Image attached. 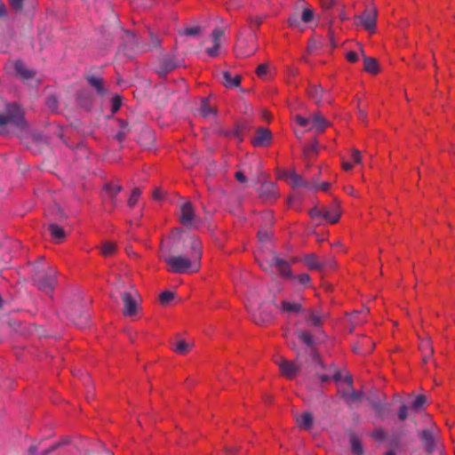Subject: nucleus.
I'll return each instance as SVG.
<instances>
[{
	"label": "nucleus",
	"mask_w": 455,
	"mask_h": 455,
	"mask_svg": "<svg viewBox=\"0 0 455 455\" xmlns=\"http://www.w3.org/2000/svg\"><path fill=\"white\" fill-rule=\"evenodd\" d=\"M360 23L370 32L376 28L377 11L374 8H366L364 12L358 17Z\"/></svg>",
	"instance_id": "obj_11"
},
{
	"label": "nucleus",
	"mask_w": 455,
	"mask_h": 455,
	"mask_svg": "<svg viewBox=\"0 0 455 455\" xmlns=\"http://www.w3.org/2000/svg\"><path fill=\"white\" fill-rule=\"evenodd\" d=\"M10 4L12 8H14L17 11H21L23 7V2L24 0H9Z\"/></svg>",
	"instance_id": "obj_52"
},
{
	"label": "nucleus",
	"mask_w": 455,
	"mask_h": 455,
	"mask_svg": "<svg viewBox=\"0 0 455 455\" xmlns=\"http://www.w3.org/2000/svg\"><path fill=\"white\" fill-rule=\"evenodd\" d=\"M272 265L275 266L278 268L281 275L284 277L291 276L290 265L284 259L278 258L276 255H274L270 263V266Z\"/></svg>",
	"instance_id": "obj_23"
},
{
	"label": "nucleus",
	"mask_w": 455,
	"mask_h": 455,
	"mask_svg": "<svg viewBox=\"0 0 455 455\" xmlns=\"http://www.w3.org/2000/svg\"><path fill=\"white\" fill-rule=\"evenodd\" d=\"M180 220L183 226L188 228H195L199 221V218L195 214L190 202H186L180 205Z\"/></svg>",
	"instance_id": "obj_8"
},
{
	"label": "nucleus",
	"mask_w": 455,
	"mask_h": 455,
	"mask_svg": "<svg viewBox=\"0 0 455 455\" xmlns=\"http://www.w3.org/2000/svg\"><path fill=\"white\" fill-rule=\"evenodd\" d=\"M86 80L91 86L95 88L99 94L105 95L107 93L102 78L94 76H87Z\"/></svg>",
	"instance_id": "obj_28"
},
{
	"label": "nucleus",
	"mask_w": 455,
	"mask_h": 455,
	"mask_svg": "<svg viewBox=\"0 0 455 455\" xmlns=\"http://www.w3.org/2000/svg\"><path fill=\"white\" fill-rule=\"evenodd\" d=\"M13 68L16 74L24 81L29 80L36 76V71L28 68L21 60L14 61Z\"/></svg>",
	"instance_id": "obj_17"
},
{
	"label": "nucleus",
	"mask_w": 455,
	"mask_h": 455,
	"mask_svg": "<svg viewBox=\"0 0 455 455\" xmlns=\"http://www.w3.org/2000/svg\"><path fill=\"white\" fill-rule=\"evenodd\" d=\"M170 250L172 252L184 251L185 254L169 256L164 243L161 244L159 258L169 266V271L176 274L195 273L200 268L202 243L195 235L175 228L171 235Z\"/></svg>",
	"instance_id": "obj_1"
},
{
	"label": "nucleus",
	"mask_w": 455,
	"mask_h": 455,
	"mask_svg": "<svg viewBox=\"0 0 455 455\" xmlns=\"http://www.w3.org/2000/svg\"><path fill=\"white\" fill-rule=\"evenodd\" d=\"M321 263L323 264V268L324 267H334L335 265H336V262L333 259H324L323 260L321 261Z\"/></svg>",
	"instance_id": "obj_55"
},
{
	"label": "nucleus",
	"mask_w": 455,
	"mask_h": 455,
	"mask_svg": "<svg viewBox=\"0 0 455 455\" xmlns=\"http://www.w3.org/2000/svg\"><path fill=\"white\" fill-rule=\"evenodd\" d=\"M272 141V132L265 127L256 129L255 136L251 139L254 147H267Z\"/></svg>",
	"instance_id": "obj_10"
},
{
	"label": "nucleus",
	"mask_w": 455,
	"mask_h": 455,
	"mask_svg": "<svg viewBox=\"0 0 455 455\" xmlns=\"http://www.w3.org/2000/svg\"><path fill=\"white\" fill-rule=\"evenodd\" d=\"M299 339L304 342L308 347H314V338L313 336L307 331H298Z\"/></svg>",
	"instance_id": "obj_37"
},
{
	"label": "nucleus",
	"mask_w": 455,
	"mask_h": 455,
	"mask_svg": "<svg viewBox=\"0 0 455 455\" xmlns=\"http://www.w3.org/2000/svg\"><path fill=\"white\" fill-rule=\"evenodd\" d=\"M141 191L139 188H134L132 191V194L128 199V205L130 207H133L138 202L139 197L140 196Z\"/></svg>",
	"instance_id": "obj_40"
},
{
	"label": "nucleus",
	"mask_w": 455,
	"mask_h": 455,
	"mask_svg": "<svg viewBox=\"0 0 455 455\" xmlns=\"http://www.w3.org/2000/svg\"><path fill=\"white\" fill-rule=\"evenodd\" d=\"M71 320L79 329H84L89 325V315L84 311L75 310L70 314Z\"/></svg>",
	"instance_id": "obj_21"
},
{
	"label": "nucleus",
	"mask_w": 455,
	"mask_h": 455,
	"mask_svg": "<svg viewBox=\"0 0 455 455\" xmlns=\"http://www.w3.org/2000/svg\"><path fill=\"white\" fill-rule=\"evenodd\" d=\"M281 177L293 188H303L309 190H316L318 188L316 185H312V182L304 180L294 170L283 172Z\"/></svg>",
	"instance_id": "obj_6"
},
{
	"label": "nucleus",
	"mask_w": 455,
	"mask_h": 455,
	"mask_svg": "<svg viewBox=\"0 0 455 455\" xmlns=\"http://www.w3.org/2000/svg\"><path fill=\"white\" fill-rule=\"evenodd\" d=\"M44 258L40 257L38 260L28 263L32 273V281L39 290L50 293L55 285L57 273L55 269L43 262Z\"/></svg>",
	"instance_id": "obj_3"
},
{
	"label": "nucleus",
	"mask_w": 455,
	"mask_h": 455,
	"mask_svg": "<svg viewBox=\"0 0 455 455\" xmlns=\"http://www.w3.org/2000/svg\"><path fill=\"white\" fill-rule=\"evenodd\" d=\"M80 105L86 108L87 110L91 109L92 107V100L89 99L88 100H84L82 98L79 100Z\"/></svg>",
	"instance_id": "obj_62"
},
{
	"label": "nucleus",
	"mask_w": 455,
	"mask_h": 455,
	"mask_svg": "<svg viewBox=\"0 0 455 455\" xmlns=\"http://www.w3.org/2000/svg\"><path fill=\"white\" fill-rule=\"evenodd\" d=\"M267 69H268L267 65L265 63H262L257 68L256 73H257L258 76L262 77L267 74Z\"/></svg>",
	"instance_id": "obj_50"
},
{
	"label": "nucleus",
	"mask_w": 455,
	"mask_h": 455,
	"mask_svg": "<svg viewBox=\"0 0 455 455\" xmlns=\"http://www.w3.org/2000/svg\"><path fill=\"white\" fill-rule=\"evenodd\" d=\"M137 297H139V295L136 291L134 293L128 291L121 293V298L124 303L123 315L124 316L132 317L138 313L140 306Z\"/></svg>",
	"instance_id": "obj_5"
},
{
	"label": "nucleus",
	"mask_w": 455,
	"mask_h": 455,
	"mask_svg": "<svg viewBox=\"0 0 455 455\" xmlns=\"http://www.w3.org/2000/svg\"><path fill=\"white\" fill-rule=\"evenodd\" d=\"M339 395L348 406H352L354 403H358L363 397V392L356 391L353 387L352 389H349V391H339Z\"/></svg>",
	"instance_id": "obj_20"
},
{
	"label": "nucleus",
	"mask_w": 455,
	"mask_h": 455,
	"mask_svg": "<svg viewBox=\"0 0 455 455\" xmlns=\"http://www.w3.org/2000/svg\"><path fill=\"white\" fill-rule=\"evenodd\" d=\"M61 444H62L61 442L56 443L52 444V446H50L48 449L43 451L41 454L42 455H48L52 451L57 450Z\"/></svg>",
	"instance_id": "obj_56"
},
{
	"label": "nucleus",
	"mask_w": 455,
	"mask_h": 455,
	"mask_svg": "<svg viewBox=\"0 0 455 455\" xmlns=\"http://www.w3.org/2000/svg\"><path fill=\"white\" fill-rule=\"evenodd\" d=\"M427 402V397L424 395H418L411 403V408L415 411H419Z\"/></svg>",
	"instance_id": "obj_38"
},
{
	"label": "nucleus",
	"mask_w": 455,
	"mask_h": 455,
	"mask_svg": "<svg viewBox=\"0 0 455 455\" xmlns=\"http://www.w3.org/2000/svg\"><path fill=\"white\" fill-rule=\"evenodd\" d=\"M341 216L338 203H334L328 208H323V220L330 224L337 223Z\"/></svg>",
	"instance_id": "obj_16"
},
{
	"label": "nucleus",
	"mask_w": 455,
	"mask_h": 455,
	"mask_svg": "<svg viewBox=\"0 0 455 455\" xmlns=\"http://www.w3.org/2000/svg\"><path fill=\"white\" fill-rule=\"evenodd\" d=\"M371 436L378 441H384L387 438V432L382 427H377L373 430Z\"/></svg>",
	"instance_id": "obj_43"
},
{
	"label": "nucleus",
	"mask_w": 455,
	"mask_h": 455,
	"mask_svg": "<svg viewBox=\"0 0 455 455\" xmlns=\"http://www.w3.org/2000/svg\"><path fill=\"white\" fill-rule=\"evenodd\" d=\"M312 360H313L314 363L321 366L323 369L325 368V365L323 363V361L321 360L319 355L316 352H315V351L312 352Z\"/></svg>",
	"instance_id": "obj_51"
},
{
	"label": "nucleus",
	"mask_w": 455,
	"mask_h": 455,
	"mask_svg": "<svg viewBox=\"0 0 455 455\" xmlns=\"http://www.w3.org/2000/svg\"><path fill=\"white\" fill-rule=\"evenodd\" d=\"M323 45V44L321 41H319L315 38H311L307 44V52L309 53H313L315 51L318 50Z\"/></svg>",
	"instance_id": "obj_41"
},
{
	"label": "nucleus",
	"mask_w": 455,
	"mask_h": 455,
	"mask_svg": "<svg viewBox=\"0 0 455 455\" xmlns=\"http://www.w3.org/2000/svg\"><path fill=\"white\" fill-rule=\"evenodd\" d=\"M121 185H116L114 183H108L103 188V197L105 200H108L110 204L115 206L116 204V196L122 190Z\"/></svg>",
	"instance_id": "obj_15"
},
{
	"label": "nucleus",
	"mask_w": 455,
	"mask_h": 455,
	"mask_svg": "<svg viewBox=\"0 0 455 455\" xmlns=\"http://www.w3.org/2000/svg\"><path fill=\"white\" fill-rule=\"evenodd\" d=\"M116 244L111 242H106L101 248V253L105 256H110L116 251Z\"/></svg>",
	"instance_id": "obj_39"
},
{
	"label": "nucleus",
	"mask_w": 455,
	"mask_h": 455,
	"mask_svg": "<svg viewBox=\"0 0 455 455\" xmlns=\"http://www.w3.org/2000/svg\"><path fill=\"white\" fill-rule=\"evenodd\" d=\"M305 264L310 270H322L323 264L321 261H318L315 254H307L304 259Z\"/></svg>",
	"instance_id": "obj_30"
},
{
	"label": "nucleus",
	"mask_w": 455,
	"mask_h": 455,
	"mask_svg": "<svg viewBox=\"0 0 455 455\" xmlns=\"http://www.w3.org/2000/svg\"><path fill=\"white\" fill-rule=\"evenodd\" d=\"M322 6L324 9H331L336 3V0H320Z\"/></svg>",
	"instance_id": "obj_58"
},
{
	"label": "nucleus",
	"mask_w": 455,
	"mask_h": 455,
	"mask_svg": "<svg viewBox=\"0 0 455 455\" xmlns=\"http://www.w3.org/2000/svg\"><path fill=\"white\" fill-rule=\"evenodd\" d=\"M48 230L55 243H61L66 238L67 234L65 230L56 223H50Z\"/></svg>",
	"instance_id": "obj_24"
},
{
	"label": "nucleus",
	"mask_w": 455,
	"mask_h": 455,
	"mask_svg": "<svg viewBox=\"0 0 455 455\" xmlns=\"http://www.w3.org/2000/svg\"><path fill=\"white\" fill-rule=\"evenodd\" d=\"M122 105V99L119 95H116L112 98V113L118 111Z\"/></svg>",
	"instance_id": "obj_46"
},
{
	"label": "nucleus",
	"mask_w": 455,
	"mask_h": 455,
	"mask_svg": "<svg viewBox=\"0 0 455 455\" xmlns=\"http://www.w3.org/2000/svg\"><path fill=\"white\" fill-rule=\"evenodd\" d=\"M311 126L308 130H315L316 132H323L330 123L319 113L311 116Z\"/></svg>",
	"instance_id": "obj_19"
},
{
	"label": "nucleus",
	"mask_w": 455,
	"mask_h": 455,
	"mask_svg": "<svg viewBox=\"0 0 455 455\" xmlns=\"http://www.w3.org/2000/svg\"><path fill=\"white\" fill-rule=\"evenodd\" d=\"M398 419L400 420H405L408 417V407L406 404L403 403L400 406V409L397 413Z\"/></svg>",
	"instance_id": "obj_47"
},
{
	"label": "nucleus",
	"mask_w": 455,
	"mask_h": 455,
	"mask_svg": "<svg viewBox=\"0 0 455 455\" xmlns=\"http://www.w3.org/2000/svg\"><path fill=\"white\" fill-rule=\"evenodd\" d=\"M33 139L37 141V142H41V143H47L48 140L40 133H34L33 134Z\"/></svg>",
	"instance_id": "obj_64"
},
{
	"label": "nucleus",
	"mask_w": 455,
	"mask_h": 455,
	"mask_svg": "<svg viewBox=\"0 0 455 455\" xmlns=\"http://www.w3.org/2000/svg\"><path fill=\"white\" fill-rule=\"evenodd\" d=\"M174 293L170 291H164L159 295V301L163 305H167L174 298Z\"/></svg>",
	"instance_id": "obj_42"
},
{
	"label": "nucleus",
	"mask_w": 455,
	"mask_h": 455,
	"mask_svg": "<svg viewBox=\"0 0 455 455\" xmlns=\"http://www.w3.org/2000/svg\"><path fill=\"white\" fill-rule=\"evenodd\" d=\"M129 132L128 131H123V130H120L116 135V139L119 141V142H122L125 138H126V135Z\"/></svg>",
	"instance_id": "obj_63"
},
{
	"label": "nucleus",
	"mask_w": 455,
	"mask_h": 455,
	"mask_svg": "<svg viewBox=\"0 0 455 455\" xmlns=\"http://www.w3.org/2000/svg\"><path fill=\"white\" fill-rule=\"evenodd\" d=\"M296 279L302 285H307L310 282V276L307 274H300L296 276Z\"/></svg>",
	"instance_id": "obj_49"
},
{
	"label": "nucleus",
	"mask_w": 455,
	"mask_h": 455,
	"mask_svg": "<svg viewBox=\"0 0 455 455\" xmlns=\"http://www.w3.org/2000/svg\"><path fill=\"white\" fill-rule=\"evenodd\" d=\"M307 94L316 104H319L323 100V89L320 85H311Z\"/></svg>",
	"instance_id": "obj_29"
},
{
	"label": "nucleus",
	"mask_w": 455,
	"mask_h": 455,
	"mask_svg": "<svg viewBox=\"0 0 455 455\" xmlns=\"http://www.w3.org/2000/svg\"><path fill=\"white\" fill-rule=\"evenodd\" d=\"M235 177L240 183H245L247 181V179L243 172H236L235 173Z\"/></svg>",
	"instance_id": "obj_61"
},
{
	"label": "nucleus",
	"mask_w": 455,
	"mask_h": 455,
	"mask_svg": "<svg viewBox=\"0 0 455 455\" xmlns=\"http://www.w3.org/2000/svg\"><path fill=\"white\" fill-rule=\"evenodd\" d=\"M314 18V12L311 9H305L303 12H302V14H301V17H300V20L305 22V23H309L312 21Z\"/></svg>",
	"instance_id": "obj_45"
},
{
	"label": "nucleus",
	"mask_w": 455,
	"mask_h": 455,
	"mask_svg": "<svg viewBox=\"0 0 455 455\" xmlns=\"http://www.w3.org/2000/svg\"><path fill=\"white\" fill-rule=\"evenodd\" d=\"M326 317V314L317 313L314 310H310L307 317V322L310 323L315 327H319L322 325V319Z\"/></svg>",
	"instance_id": "obj_31"
},
{
	"label": "nucleus",
	"mask_w": 455,
	"mask_h": 455,
	"mask_svg": "<svg viewBox=\"0 0 455 455\" xmlns=\"http://www.w3.org/2000/svg\"><path fill=\"white\" fill-rule=\"evenodd\" d=\"M312 185H316L318 187L316 190L321 189L324 192H327L331 187V184L329 182H322L321 184H319L316 180L313 181Z\"/></svg>",
	"instance_id": "obj_53"
},
{
	"label": "nucleus",
	"mask_w": 455,
	"mask_h": 455,
	"mask_svg": "<svg viewBox=\"0 0 455 455\" xmlns=\"http://www.w3.org/2000/svg\"><path fill=\"white\" fill-rule=\"evenodd\" d=\"M223 77V84L228 88L238 87L241 84V76H232L228 71H223L221 73Z\"/></svg>",
	"instance_id": "obj_26"
},
{
	"label": "nucleus",
	"mask_w": 455,
	"mask_h": 455,
	"mask_svg": "<svg viewBox=\"0 0 455 455\" xmlns=\"http://www.w3.org/2000/svg\"><path fill=\"white\" fill-rule=\"evenodd\" d=\"M199 113L205 119H214L217 116V109L210 105L207 98L202 100Z\"/></svg>",
	"instance_id": "obj_22"
},
{
	"label": "nucleus",
	"mask_w": 455,
	"mask_h": 455,
	"mask_svg": "<svg viewBox=\"0 0 455 455\" xmlns=\"http://www.w3.org/2000/svg\"><path fill=\"white\" fill-rule=\"evenodd\" d=\"M298 424L300 427L310 429L313 426V416L309 412H304L299 419Z\"/></svg>",
	"instance_id": "obj_34"
},
{
	"label": "nucleus",
	"mask_w": 455,
	"mask_h": 455,
	"mask_svg": "<svg viewBox=\"0 0 455 455\" xmlns=\"http://www.w3.org/2000/svg\"><path fill=\"white\" fill-rule=\"evenodd\" d=\"M309 215L313 220H323V209L314 207L309 211Z\"/></svg>",
	"instance_id": "obj_44"
},
{
	"label": "nucleus",
	"mask_w": 455,
	"mask_h": 455,
	"mask_svg": "<svg viewBox=\"0 0 455 455\" xmlns=\"http://www.w3.org/2000/svg\"><path fill=\"white\" fill-rule=\"evenodd\" d=\"M203 31L200 26L186 27L183 29L179 30L180 36H196Z\"/></svg>",
	"instance_id": "obj_36"
},
{
	"label": "nucleus",
	"mask_w": 455,
	"mask_h": 455,
	"mask_svg": "<svg viewBox=\"0 0 455 455\" xmlns=\"http://www.w3.org/2000/svg\"><path fill=\"white\" fill-rule=\"evenodd\" d=\"M351 158L355 164L361 163V160H362L361 152L357 149H353Z\"/></svg>",
	"instance_id": "obj_54"
},
{
	"label": "nucleus",
	"mask_w": 455,
	"mask_h": 455,
	"mask_svg": "<svg viewBox=\"0 0 455 455\" xmlns=\"http://www.w3.org/2000/svg\"><path fill=\"white\" fill-rule=\"evenodd\" d=\"M179 61L173 55L164 56L158 63L156 72L160 76H165L168 73L179 67Z\"/></svg>",
	"instance_id": "obj_9"
},
{
	"label": "nucleus",
	"mask_w": 455,
	"mask_h": 455,
	"mask_svg": "<svg viewBox=\"0 0 455 455\" xmlns=\"http://www.w3.org/2000/svg\"><path fill=\"white\" fill-rule=\"evenodd\" d=\"M278 365L282 374L290 379H293L299 371V366L284 358L278 362Z\"/></svg>",
	"instance_id": "obj_14"
},
{
	"label": "nucleus",
	"mask_w": 455,
	"mask_h": 455,
	"mask_svg": "<svg viewBox=\"0 0 455 455\" xmlns=\"http://www.w3.org/2000/svg\"><path fill=\"white\" fill-rule=\"evenodd\" d=\"M275 307L279 309L282 314H292L298 315L302 311V306L297 302H290L288 300H281Z\"/></svg>",
	"instance_id": "obj_18"
},
{
	"label": "nucleus",
	"mask_w": 455,
	"mask_h": 455,
	"mask_svg": "<svg viewBox=\"0 0 455 455\" xmlns=\"http://www.w3.org/2000/svg\"><path fill=\"white\" fill-rule=\"evenodd\" d=\"M295 121L301 127H306L307 125H308L310 124L311 117L307 118V117H303L301 116H295Z\"/></svg>",
	"instance_id": "obj_48"
},
{
	"label": "nucleus",
	"mask_w": 455,
	"mask_h": 455,
	"mask_svg": "<svg viewBox=\"0 0 455 455\" xmlns=\"http://www.w3.org/2000/svg\"><path fill=\"white\" fill-rule=\"evenodd\" d=\"M351 450L355 455H363V449L361 441L356 437L355 434H351L349 437Z\"/></svg>",
	"instance_id": "obj_33"
},
{
	"label": "nucleus",
	"mask_w": 455,
	"mask_h": 455,
	"mask_svg": "<svg viewBox=\"0 0 455 455\" xmlns=\"http://www.w3.org/2000/svg\"><path fill=\"white\" fill-rule=\"evenodd\" d=\"M317 148H318V143H317V141H314L312 144H310L309 146L305 148V153L307 154L310 151L316 153Z\"/></svg>",
	"instance_id": "obj_59"
},
{
	"label": "nucleus",
	"mask_w": 455,
	"mask_h": 455,
	"mask_svg": "<svg viewBox=\"0 0 455 455\" xmlns=\"http://www.w3.org/2000/svg\"><path fill=\"white\" fill-rule=\"evenodd\" d=\"M224 36V29L222 28H215L212 33V40L213 46L207 48L206 52L211 57H216L219 55V50L221 45L220 39Z\"/></svg>",
	"instance_id": "obj_13"
},
{
	"label": "nucleus",
	"mask_w": 455,
	"mask_h": 455,
	"mask_svg": "<svg viewBox=\"0 0 455 455\" xmlns=\"http://www.w3.org/2000/svg\"><path fill=\"white\" fill-rule=\"evenodd\" d=\"M259 194L267 202H271L278 196L277 188L274 182H263L259 188Z\"/></svg>",
	"instance_id": "obj_12"
},
{
	"label": "nucleus",
	"mask_w": 455,
	"mask_h": 455,
	"mask_svg": "<svg viewBox=\"0 0 455 455\" xmlns=\"http://www.w3.org/2000/svg\"><path fill=\"white\" fill-rule=\"evenodd\" d=\"M361 53L363 58V70L371 74H377L379 72V64L377 60L364 55L363 50H361Z\"/></svg>",
	"instance_id": "obj_25"
},
{
	"label": "nucleus",
	"mask_w": 455,
	"mask_h": 455,
	"mask_svg": "<svg viewBox=\"0 0 455 455\" xmlns=\"http://www.w3.org/2000/svg\"><path fill=\"white\" fill-rule=\"evenodd\" d=\"M4 109H0V133L7 134L11 131H23L27 127L24 113L16 103L4 102Z\"/></svg>",
	"instance_id": "obj_2"
},
{
	"label": "nucleus",
	"mask_w": 455,
	"mask_h": 455,
	"mask_svg": "<svg viewBox=\"0 0 455 455\" xmlns=\"http://www.w3.org/2000/svg\"><path fill=\"white\" fill-rule=\"evenodd\" d=\"M372 409L376 411L378 417L384 419L386 415L389 413V410L387 406V396H384V400H381L378 403V407H373Z\"/></svg>",
	"instance_id": "obj_35"
},
{
	"label": "nucleus",
	"mask_w": 455,
	"mask_h": 455,
	"mask_svg": "<svg viewBox=\"0 0 455 455\" xmlns=\"http://www.w3.org/2000/svg\"><path fill=\"white\" fill-rule=\"evenodd\" d=\"M193 347V343H188L184 339H177L172 343V350L179 355H186Z\"/></svg>",
	"instance_id": "obj_27"
},
{
	"label": "nucleus",
	"mask_w": 455,
	"mask_h": 455,
	"mask_svg": "<svg viewBox=\"0 0 455 455\" xmlns=\"http://www.w3.org/2000/svg\"><path fill=\"white\" fill-rule=\"evenodd\" d=\"M346 57L348 61L353 63L359 60L358 54L355 52H348Z\"/></svg>",
	"instance_id": "obj_57"
},
{
	"label": "nucleus",
	"mask_w": 455,
	"mask_h": 455,
	"mask_svg": "<svg viewBox=\"0 0 455 455\" xmlns=\"http://www.w3.org/2000/svg\"><path fill=\"white\" fill-rule=\"evenodd\" d=\"M288 22L291 27H297L299 24V19L297 15H292L289 18Z\"/></svg>",
	"instance_id": "obj_60"
},
{
	"label": "nucleus",
	"mask_w": 455,
	"mask_h": 455,
	"mask_svg": "<svg viewBox=\"0 0 455 455\" xmlns=\"http://www.w3.org/2000/svg\"><path fill=\"white\" fill-rule=\"evenodd\" d=\"M384 396H386V395L382 394L379 391H371L367 395L366 400L369 403V404L371 406V408H373V407H378V403L381 400H384Z\"/></svg>",
	"instance_id": "obj_32"
},
{
	"label": "nucleus",
	"mask_w": 455,
	"mask_h": 455,
	"mask_svg": "<svg viewBox=\"0 0 455 455\" xmlns=\"http://www.w3.org/2000/svg\"><path fill=\"white\" fill-rule=\"evenodd\" d=\"M256 36L251 34L246 38H241L238 40L235 45V53L238 57H249L254 54L257 51L255 45Z\"/></svg>",
	"instance_id": "obj_7"
},
{
	"label": "nucleus",
	"mask_w": 455,
	"mask_h": 455,
	"mask_svg": "<svg viewBox=\"0 0 455 455\" xmlns=\"http://www.w3.org/2000/svg\"><path fill=\"white\" fill-rule=\"evenodd\" d=\"M420 439L423 443L426 452L432 454L435 451L442 450V444L439 440V435L435 433V428H425L421 430Z\"/></svg>",
	"instance_id": "obj_4"
}]
</instances>
